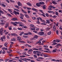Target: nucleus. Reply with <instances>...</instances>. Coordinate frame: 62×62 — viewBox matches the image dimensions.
<instances>
[{
	"mask_svg": "<svg viewBox=\"0 0 62 62\" xmlns=\"http://www.w3.org/2000/svg\"><path fill=\"white\" fill-rule=\"evenodd\" d=\"M42 48L40 47H38L37 48H32L33 50H37V51H40L41 50Z\"/></svg>",
	"mask_w": 62,
	"mask_h": 62,
	"instance_id": "nucleus-1",
	"label": "nucleus"
},
{
	"mask_svg": "<svg viewBox=\"0 0 62 62\" xmlns=\"http://www.w3.org/2000/svg\"><path fill=\"white\" fill-rule=\"evenodd\" d=\"M1 40L2 41H5V39H6V37L4 35L2 37H1Z\"/></svg>",
	"mask_w": 62,
	"mask_h": 62,
	"instance_id": "nucleus-2",
	"label": "nucleus"
},
{
	"mask_svg": "<svg viewBox=\"0 0 62 62\" xmlns=\"http://www.w3.org/2000/svg\"><path fill=\"white\" fill-rule=\"evenodd\" d=\"M44 34V33L42 31H41L38 33V34H39V35H40V36H42V35H43Z\"/></svg>",
	"mask_w": 62,
	"mask_h": 62,
	"instance_id": "nucleus-3",
	"label": "nucleus"
},
{
	"mask_svg": "<svg viewBox=\"0 0 62 62\" xmlns=\"http://www.w3.org/2000/svg\"><path fill=\"white\" fill-rule=\"evenodd\" d=\"M57 2H58V1L54 0V1H53L52 2V3L53 4H54V5L55 4H57Z\"/></svg>",
	"mask_w": 62,
	"mask_h": 62,
	"instance_id": "nucleus-4",
	"label": "nucleus"
},
{
	"mask_svg": "<svg viewBox=\"0 0 62 62\" xmlns=\"http://www.w3.org/2000/svg\"><path fill=\"white\" fill-rule=\"evenodd\" d=\"M14 13H15V15H19V12H16L15 10H14Z\"/></svg>",
	"mask_w": 62,
	"mask_h": 62,
	"instance_id": "nucleus-5",
	"label": "nucleus"
},
{
	"mask_svg": "<svg viewBox=\"0 0 62 62\" xmlns=\"http://www.w3.org/2000/svg\"><path fill=\"white\" fill-rule=\"evenodd\" d=\"M33 51V50L31 49H30L28 50V53L29 54H31V52Z\"/></svg>",
	"mask_w": 62,
	"mask_h": 62,
	"instance_id": "nucleus-6",
	"label": "nucleus"
},
{
	"mask_svg": "<svg viewBox=\"0 0 62 62\" xmlns=\"http://www.w3.org/2000/svg\"><path fill=\"white\" fill-rule=\"evenodd\" d=\"M46 23H48V24L50 23V21L49 20L46 19Z\"/></svg>",
	"mask_w": 62,
	"mask_h": 62,
	"instance_id": "nucleus-7",
	"label": "nucleus"
},
{
	"mask_svg": "<svg viewBox=\"0 0 62 62\" xmlns=\"http://www.w3.org/2000/svg\"><path fill=\"white\" fill-rule=\"evenodd\" d=\"M24 15L25 17H26L27 18H29V16L27 14H24Z\"/></svg>",
	"mask_w": 62,
	"mask_h": 62,
	"instance_id": "nucleus-8",
	"label": "nucleus"
},
{
	"mask_svg": "<svg viewBox=\"0 0 62 62\" xmlns=\"http://www.w3.org/2000/svg\"><path fill=\"white\" fill-rule=\"evenodd\" d=\"M8 43L7 42H6L4 43V46H5V47H8L7 45H8Z\"/></svg>",
	"mask_w": 62,
	"mask_h": 62,
	"instance_id": "nucleus-9",
	"label": "nucleus"
},
{
	"mask_svg": "<svg viewBox=\"0 0 62 62\" xmlns=\"http://www.w3.org/2000/svg\"><path fill=\"white\" fill-rule=\"evenodd\" d=\"M36 5L37 7H40L41 5L39 3H38L36 4Z\"/></svg>",
	"mask_w": 62,
	"mask_h": 62,
	"instance_id": "nucleus-10",
	"label": "nucleus"
},
{
	"mask_svg": "<svg viewBox=\"0 0 62 62\" xmlns=\"http://www.w3.org/2000/svg\"><path fill=\"white\" fill-rule=\"evenodd\" d=\"M11 40L12 41H16V39L15 38H13L11 39Z\"/></svg>",
	"mask_w": 62,
	"mask_h": 62,
	"instance_id": "nucleus-11",
	"label": "nucleus"
},
{
	"mask_svg": "<svg viewBox=\"0 0 62 62\" xmlns=\"http://www.w3.org/2000/svg\"><path fill=\"white\" fill-rule=\"evenodd\" d=\"M11 24H13V25H14L15 26H17V24H15V23L13 22H11Z\"/></svg>",
	"mask_w": 62,
	"mask_h": 62,
	"instance_id": "nucleus-12",
	"label": "nucleus"
},
{
	"mask_svg": "<svg viewBox=\"0 0 62 62\" xmlns=\"http://www.w3.org/2000/svg\"><path fill=\"white\" fill-rule=\"evenodd\" d=\"M3 28H1L0 30V33H2V32H3Z\"/></svg>",
	"mask_w": 62,
	"mask_h": 62,
	"instance_id": "nucleus-13",
	"label": "nucleus"
},
{
	"mask_svg": "<svg viewBox=\"0 0 62 62\" xmlns=\"http://www.w3.org/2000/svg\"><path fill=\"white\" fill-rule=\"evenodd\" d=\"M38 38V36L35 35L33 37V39H37Z\"/></svg>",
	"mask_w": 62,
	"mask_h": 62,
	"instance_id": "nucleus-14",
	"label": "nucleus"
},
{
	"mask_svg": "<svg viewBox=\"0 0 62 62\" xmlns=\"http://www.w3.org/2000/svg\"><path fill=\"white\" fill-rule=\"evenodd\" d=\"M17 4L18 6H20L21 5V2L20 1H18L17 2Z\"/></svg>",
	"mask_w": 62,
	"mask_h": 62,
	"instance_id": "nucleus-15",
	"label": "nucleus"
},
{
	"mask_svg": "<svg viewBox=\"0 0 62 62\" xmlns=\"http://www.w3.org/2000/svg\"><path fill=\"white\" fill-rule=\"evenodd\" d=\"M32 9L33 10H34V11H36V12H38V10L35 8H32Z\"/></svg>",
	"mask_w": 62,
	"mask_h": 62,
	"instance_id": "nucleus-16",
	"label": "nucleus"
},
{
	"mask_svg": "<svg viewBox=\"0 0 62 62\" xmlns=\"http://www.w3.org/2000/svg\"><path fill=\"white\" fill-rule=\"evenodd\" d=\"M27 5H28L29 6H32V4H31L30 3H27Z\"/></svg>",
	"mask_w": 62,
	"mask_h": 62,
	"instance_id": "nucleus-17",
	"label": "nucleus"
},
{
	"mask_svg": "<svg viewBox=\"0 0 62 62\" xmlns=\"http://www.w3.org/2000/svg\"><path fill=\"white\" fill-rule=\"evenodd\" d=\"M14 10H16V11H17V12H20V10H19L18 9L16 8H14Z\"/></svg>",
	"mask_w": 62,
	"mask_h": 62,
	"instance_id": "nucleus-18",
	"label": "nucleus"
},
{
	"mask_svg": "<svg viewBox=\"0 0 62 62\" xmlns=\"http://www.w3.org/2000/svg\"><path fill=\"white\" fill-rule=\"evenodd\" d=\"M52 33V32L51 31H50L48 33H47V34L48 35H50L51 34V33Z\"/></svg>",
	"mask_w": 62,
	"mask_h": 62,
	"instance_id": "nucleus-19",
	"label": "nucleus"
},
{
	"mask_svg": "<svg viewBox=\"0 0 62 62\" xmlns=\"http://www.w3.org/2000/svg\"><path fill=\"white\" fill-rule=\"evenodd\" d=\"M56 42H60V41H60V40L58 39H56Z\"/></svg>",
	"mask_w": 62,
	"mask_h": 62,
	"instance_id": "nucleus-20",
	"label": "nucleus"
},
{
	"mask_svg": "<svg viewBox=\"0 0 62 62\" xmlns=\"http://www.w3.org/2000/svg\"><path fill=\"white\" fill-rule=\"evenodd\" d=\"M2 50H8V48H6L5 47H2Z\"/></svg>",
	"mask_w": 62,
	"mask_h": 62,
	"instance_id": "nucleus-21",
	"label": "nucleus"
},
{
	"mask_svg": "<svg viewBox=\"0 0 62 62\" xmlns=\"http://www.w3.org/2000/svg\"><path fill=\"white\" fill-rule=\"evenodd\" d=\"M1 4L2 6L3 7H6V5H5V4H4L3 3H2V4L0 3V5H1Z\"/></svg>",
	"mask_w": 62,
	"mask_h": 62,
	"instance_id": "nucleus-22",
	"label": "nucleus"
},
{
	"mask_svg": "<svg viewBox=\"0 0 62 62\" xmlns=\"http://www.w3.org/2000/svg\"><path fill=\"white\" fill-rule=\"evenodd\" d=\"M23 33H24V32H21L19 34L20 36H22V35H23Z\"/></svg>",
	"mask_w": 62,
	"mask_h": 62,
	"instance_id": "nucleus-23",
	"label": "nucleus"
},
{
	"mask_svg": "<svg viewBox=\"0 0 62 62\" xmlns=\"http://www.w3.org/2000/svg\"><path fill=\"white\" fill-rule=\"evenodd\" d=\"M59 29L62 31V25H60L59 27Z\"/></svg>",
	"mask_w": 62,
	"mask_h": 62,
	"instance_id": "nucleus-24",
	"label": "nucleus"
},
{
	"mask_svg": "<svg viewBox=\"0 0 62 62\" xmlns=\"http://www.w3.org/2000/svg\"><path fill=\"white\" fill-rule=\"evenodd\" d=\"M43 55L45 57H48V56L46 54H44Z\"/></svg>",
	"mask_w": 62,
	"mask_h": 62,
	"instance_id": "nucleus-25",
	"label": "nucleus"
},
{
	"mask_svg": "<svg viewBox=\"0 0 62 62\" xmlns=\"http://www.w3.org/2000/svg\"><path fill=\"white\" fill-rule=\"evenodd\" d=\"M22 9V11L23 13H27V12L25 11L24 10H23L22 9Z\"/></svg>",
	"mask_w": 62,
	"mask_h": 62,
	"instance_id": "nucleus-26",
	"label": "nucleus"
},
{
	"mask_svg": "<svg viewBox=\"0 0 62 62\" xmlns=\"http://www.w3.org/2000/svg\"><path fill=\"white\" fill-rule=\"evenodd\" d=\"M31 30L32 31H33V30H36V28H31Z\"/></svg>",
	"mask_w": 62,
	"mask_h": 62,
	"instance_id": "nucleus-27",
	"label": "nucleus"
},
{
	"mask_svg": "<svg viewBox=\"0 0 62 62\" xmlns=\"http://www.w3.org/2000/svg\"><path fill=\"white\" fill-rule=\"evenodd\" d=\"M55 13L56 15H57L58 16H59V15H58V13H57V12L56 11H55Z\"/></svg>",
	"mask_w": 62,
	"mask_h": 62,
	"instance_id": "nucleus-28",
	"label": "nucleus"
},
{
	"mask_svg": "<svg viewBox=\"0 0 62 62\" xmlns=\"http://www.w3.org/2000/svg\"><path fill=\"white\" fill-rule=\"evenodd\" d=\"M18 41L19 42H20L21 41V40H22V39H17Z\"/></svg>",
	"mask_w": 62,
	"mask_h": 62,
	"instance_id": "nucleus-29",
	"label": "nucleus"
},
{
	"mask_svg": "<svg viewBox=\"0 0 62 62\" xmlns=\"http://www.w3.org/2000/svg\"><path fill=\"white\" fill-rule=\"evenodd\" d=\"M49 20L50 21V22H51L52 23H53V19H50Z\"/></svg>",
	"mask_w": 62,
	"mask_h": 62,
	"instance_id": "nucleus-30",
	"label": "nucleus"
},
{
	"mask_svg": "<svg viewBox=\"0 0 62 62\" xmlns=\"http://www.w3.org/2000/svg\"><path fill=\"white\" fill-rule=\"evenodd\" d=\"M15 23H17V24H20L21 23H21V22H15Z\"/></svg>",
	"mask_w": 62,
	"mask_h": 62,
	"instance_id": "nucleus-31",
	"label": "nucleus"
},
{
	"mask_svg": "<svg viewBox=\"0 0 62 62\" xmlns=\"http://www.w3.org/2000/svg\"><path fill=\"white\" fill-rule=\"evenodd\" d=\"M8 10L9 12H10V13H11V12H12L11 9H8Z\"/></svg>",
	"mask_w": 62,
	"mask_h": 62,
	"instance_id": "nucleus-32",
	"label": "nucleus"
},
{
	"mask_svg": "<svg viewBox=\"0 0 62 62\" xmlns=\"http://www.w3.org/2000/svg\"><path fill=\"white\" fill-rule=\"evenodd\" d=\"M39 11H40V12H41L43 14H44V13L43 12V10H42L41 9H39Z\"/></svg>",
	"mask_w": 62,
	"mask_h": 62,
	"instance_id": "nucleus-33",
	"label": "nucleus"
},
{
	"mask_svg": "<svg viewBox=\"0 0 62 62\" xmlns=\"http://www.w3.org/2000/svg\"><path fill=\"white\" fill-rule=\"evenodd\" d=\"M15 7L16 8H18V9H19V6L18 5H15Z\"/></svg>",
	"mask_w": 62,
	"mask_h": 62,
	"instance_id": "nucleus-34",
	"label": "nucleus"
},
{
	"mask_svg": "<svg viewBox=\"0 0 62 62\" xmlns=\"http://www.w3.org/2000/svg\"><path fill=\"white\" fill-rule=\"evenodd\" d=\"M0 13H2L3 14H4V12L1 10H0Z\"/></svg>",
	"mask_w": 62,
	"mask_h": 62,
	"instance_id": "nucleus-35",
	"label": "nucleus"
},
{
	"mask_svg": "<svg viewBox=\"0 0 62 62\" xmlns=\"http://www.w3.org/2000/svg\"><path fill=\"white\" fill-rule=\"evenodd\" d=\"M27 43H29L30 44L32 43L31 42V41H28L27 42Z\"/></svg>",
	"mask_w": 62,
	"mask_h": 62,
	"instance_id": "nucleus-36",
	"label": "nucleus"
},
{
	"mask_svg": "<svg viewBox=\"0 0 62 62\" xmlns=\"http://www.w3.org/2000/svg\"><path fill=\"white\" fill-rule=\"evenodd\" d=\"M7 15H8V16H9V17H12L11 15H10V14H7Z\"/></svg>",
	"mask_w": 62,
	"mask_h": 62,
	"instance_id": "nucleus-37",
	"label": "nucleus"
},
{
	"mask_svg": "<svg viewBox=\"0 0 62 62\" xmlns=\"http://www.w3.org/2000/svg\"><path fill=\"white\" fill-rule=\"evenodd\" d=\"M17 29L18 30H23V29L21 28H17Z\"/></svg>",
	"mask_w": 62,
	"mask_h": 62,
	"instance_id": "nucleus-38",
	"label": "nucleus"
},
{
	"mask_svg": "<svg viewBox=\"0 0 62 62\" xmlns=\"http://www.w3.org/2000/svg\"><path fill=\"white\" fill-rule=\"evenodd\" d=\"M23 38H28V36H23Z\"/></svg>",
	"mask_w": 62,
	"mask_h": 62,
	"instance_id": "nucleus-39",
	"label": "nucleus"
},
{
	"mask_svg": "<svg viewBox=\"0 0 62 62\" xmlns=\"http://www.w3.org/2000/svg\"><path fill=\"white\" fill-rule=\"evenodd\" d=\"M44 49L45 50H47V51H50V49H49L48 48H44Z\"/></svg>",
	"mask_w": 62,
	"mask_h": 62,
	"instance_id": "nucleus-40",
	"label": "nucleus"
},
{
	"mask_svg": "<svg viewBox=\"0 0 62 62\" xmlns=\"http://www.w3.org/2000/svg\"><path fill=\"white\" fill-rule=\"evenodd\" d=\"M41 42L40 41H38L36 42V44H40L41 43Z\"/></svg>",
	"mask_w": 62,
	"mask_h": 62,
	"instance_id": "nucleus-41",
	"label": "nucleus"
},
{
	"mask_svg": "<svg viewBox=\"0 0 62 62\" xmlns=\"http://www.w3.org/2000/svg\"><path fill=\"white\" fill-rule=\"evenodd\" d=\"M11 34L12 35H13V36H14V35H16V36H18V35H16V33H12Z\"/></svg>",
	"mask_w": 62,
	"mask_h": 62,
	"instance_id": "nucleus-42",
	"label": "nucleus"
},
{
	"mask_svg": "<svg viewBox=\"0 0 62 62\" xmlns=\"http://www.w3.org/2000/svg\"><path fill=\"white\" fill-rule=\"evenodd\" d=\"M33 56H34V57H35V58H37V55H36V54H34L33 55Z\"/></svg>",
	"mask_w": 62,
	"mask_h": 62,
	"instance_id": "nucleus-43",
	"label": "nucleus"
},
{
	"mask_svg": "<svg viewBox=\"0 0 62 62\" xmlns=\"http://www.w3.org/2000/svg\"><path fill=\"white\" fill-rule=\"evenodd\" d=\"M33 53L34 54H36V53H37V52H36V51H33Z\"/></svg>",
	"mask_w": 62,
	"mask_h": 62,
	"instance_id": "nucleus-44",
	"label": "nucleus"
},
{
	"mask_svg": "<svg viewBox=\"0 0 62 62\" xmlns=\"http://www.w3.org/2000/svg\"><path fill=\"white\" fill-rule=\"evenodd\" d=\"M45 15H46L47 17H49V14H48V13H46Z\"/></svg>",
	"mask_w": 62,
	"mask_h": 62,
	"instance_id": "nucleus-45",
	"label": "nucleus"
},
{
	"mask_svg": "<svg viewBox=\"0 0 62 62\" xmlns=\"http://www.w3.org/2000/svg\"><path fill=\"white\" fill-rule=\"evenodd\" d=\"M56 33L58 35H59V33H58V31L57 30L56 31Z\"/></svg>",
	"mask_w": 62,
	"mask_h": 62,
	"instance_id": "nucleus-46",
	"label": "nucleus"
},
{
	"mask_svg": "<svg viewBox=\"0 0 62 62\" xmlns=\"http://www.w3.org/2000/svg\"><path fill=\"white\" fill-rule=\"evenodd\" d=\"M32 18L33 20H36V18L35 17H33Z\"/></svg>",
	"mask_w": 62,
	"mask_h": 62,
	"instance_id": "nucleus-47",
	"label": "nucleus"
},
{
	"mask_svg": "<svg viewBox=\"0 0 62 62\" xmlns=\"http://www.w3.org/2000/svg\"><path fill=\"white\" fill-rule=\"evenodd\" d=\"M55 24L57 26H58V23H55Z\"/></svg>",
	"mask_w": 62,
	"mask_h": 62,
	"instance_id": "nucleus-48",
	"label": "nucleus"
},
{
	"mask_svg": "<svg viewBox=\"0 0 62 62\" xmlns=\"http://www.w3.org/2000/svg\"><path fill=\"white\" fill-rule=\"evenodd\" d=\"M13 60H10L9 61V62H13Z\"/></svg>",
	"mask_w": 62,
	"mask_h": 62,
	"instance_id": "nucleus-49",
	"label": "nucleus"
},
{
	"mask_svg": "<svg viewBox=\"0 0 62 62\" xmlns=\"http://www.w3.org/2000/svg\"><path fill=\"white\" fill-rule=\"evenodd\" d=\"M48 13H52L53 12V11H48Z\"/></svg>",
	"mask_w": 62,
	"mask_h": 62,
	"instance_id": "nucleus-50",
	"label": "nucleus"
},
{
	"mask_svg": "<svg viewBox=\"0 0 62 62\" xmlns=\"http://www.w3.org/2000/svg\"><path fill=\"white\" fill-rule=\"evenodd\" d=\"M23 61H25L26 62H27V59H23Z\"/></svg>",
	"mask_w": 62,
	"mask_h": 62,
	"instance_id": "nucleus-51",
	"label": "nucleus"
},
{
	"mask_svg": "<svg viewBox=\"0 0 62 62\" xmlns=\"http://www.w3.org/2000/svg\"><path fill=\"white\" fill-rule=\"evenodd\" d=\"M30 25L32 27H33V26H34V25H33L32 24H30Z\"/></svg>",
	"mask_w": 62,
	"mask_h": 62,
	"instance_id": "nucleus-52",
	"label": "nucleus"
},
{
	"mask_svg": "<svg viewBox=\"0 0 62 62\" xmlns=\"http://www.w3.org/2000/svg\"><path fill=\"white\" fill-rule=\"evenodd\" d=\"M26 52H24L22 53V54L23 55H26Z\"/></svg>",
	"mask_w": 62,
	"mask_h": 62,
	"instance_id": "nucleus-53",
	"label": "nucleus"
},
{
	"mask_svg": "<svg viewBox=\"0 0 62 62\" xmlns=\"http://www.w3.org/2000/svg\"><path fill=\"white\" fill-rule=\"evenodd\" d=\"M24 50L25 51H28V49L27 48H25L24 49Z\"/></svg>",
	"mask_w": 62,
	"mask_h": 62,
	"instance_id": "nucleus-54",
	"label": "nucleus"
},
{
	"mask_svg": "<svg viewBox=\"0 0 62 62\" xmlns=\"http://www.w3.org/2000/svg\"><path fill=\"white\" fill-rule=\"evenodd\" d=\"M9 1L12 3H14V0H9Z\"/></svg>",
	"mask_w": 62,
	"mask_h": 62,
	"instance_id": "nucleus-55",
	"label": "nucleus"
},
{
	"mask_svg": "<svg viewBox=\"0 0 62 62\" xmlns=\"http://www.w3.org/2000/svg\"><path fill=\"white\" fill-rule=\"evenodd\" d=\"M56 26L55 25H54V26H53V28H54V29H56Z\"/></svg>",
	"mask_w": 62,
	"mask_h": 62,
	"instance_id": "nucleus-56",
	"label": "nucleus"
},
{
	"mask_svg": "<svg viewBox=\"0 0 62 62\" xmlns=\"http://www.w3.org/2000/svg\"><path fill=\"white\" fill-rule=\"evenodd\" d=\"M39 59H43V58L42 57H39Z\"/></svg>",
	"mask_w": 62,
	"mask_h": 62,
	"instance_id": "nucleus-57",
	"label": "nucleus"
},
{
	"mask_svg": "<svg viewBox=\"0 0 62 62\" xmlns=\"http://www.w3.org/2000/svg\"><path fill=\"white\" fill-rule=\"evenodd\" d=\"M40 31H44V29L41 28L40 29Z\"/></svg>",
	"mask_w": 62,
	"mask_h": 62,
	"instance_id": "nucleus-58",
	"label": "nucleus"
},
{
	"mask_svg": "<svg viewBox=\"0 0 62 62\" xmlns=\"http://www.w3.org/2000/svg\"><path fill=\"white\" fill-rule=\"evenodd\" d=\"M8 29H9V30H12V28H11V27H9L8 28Z\"/></svg>",
	"mask_w": 62,
	"mask_h": 62,
	"instance_id": "nucleus-59",
	"label": "nucleus"
},
{
	"mask_svg": "<svg viewBox=\"0 0 62 62\" xmlns=\"http://www.w3.org/2000/svg\"><path fill=\"white\" fill-rule=\"evenodd\" d=\"M17 39H21V37L19 36H18L17 37Z\"/></svg>",
	"mask_w": 62,
	"mask_h": 62,
	"instance_id": "nucleus-60",
	"label": "nucleus"
},
{
	"mask_svg": "<svg viewBox=\"0 0 62 62\" xmlns=\"http://www.w3.org/2000/svg\"><path fill=\"white\" fill-rule=\"evenodd\" d=\"M43 38H41V39H40V40H39L40 41H41L42 40H43Z\"/></svg>",
	"mask_w": 62,
	"mask_h": 62,
	"instance_id": "nucleus-61",
	"label": "nucleus"
},
{
	"mask_svg": "<svg viewBox=\"0 0 62 62\" xmlns=\"http://www.w3.org/2000/svg\"><path fill=\"white\" fill-rule=\"evenodd\" d=\"M56 42V40H54V41H53V43H55Z\"/></svg>",
	"mask_w": 62,
	"mask_h": 62,
	"instance_id": "nucleus-62",
	"label": "nucleus"
},
{
	"mask_svg": "<svg viewBox=\"0 0 62 62\" xmlns=\"http://www.w3.org/2000/svg\"><path fill=\"white\" fill-rule=\"evenodd\" d=\"M44 48H47L48 46H44Z\"/></svg>",
	"mask_w": 62,
	"mask_h": 62,
	"instance_id": "nucleus-63",
	"label": "nucleus"
},
{
	"mask_svg": "<svg viewBox=\"0 0 62 62\" xmlns=\"http://www.w3.org/2000/svg\"><path fill=\"white\" fill-rule=\"evenodd\" d=\"M2 53L3 54H4L6 53V51H3L2 52Z\"/></svg>",
	"mask_w": 62,
	"mask_h": 62,
	"instance_id": "nucleus-64",
	"label": "nucleus"
}]
</instances>
